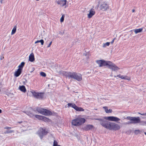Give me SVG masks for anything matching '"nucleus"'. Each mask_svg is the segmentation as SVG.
I'll use <instances>...</instances> for the list:
<instances>
[{"label":"nucleus","mask_w":146,"mask_h":146,"mask_svg":"<svg viewBox=\"0 0 146 146\" xmlns=\"http://www.w3.org/2000/svg\"><path fill=\"white\" fill-rule=\"evenodd\" d=\"M105 128L111 130L116 131L119 130L120 129V127L117 124L107 121Z\"/></svg>","instance_id":"1"},{"label":"nucleus","mask_w":146,"mask_h":146,"mask_svg":"<svg viewBox=\"0 0 146 146\" xmlns=\"http://www.w3.org/2000/svg\"><path fill=\"white\" fill-rule=\"evenodd\" d=\"M124 119L130 121L129 122L126 123V124H135L139 123L140 122V119L139 117H132L130 116H127L126 118H124Z\"/></svg>","instance_id":"2"},{"label":"nucleus","mask_w":146,"mask_h":146,"mask_svg":"<svg viewBox=\"0 0 146 146\" xmlns=\"http://www.w3.org/2000/svg\"><path fill=\"white\" fill-rule=\"evenodd\" d=\"M33 96L35 98L41 99H42L44 96V93L38 92L34 90H31L30 91Z\"/></svg>","instance_id":"3"},{"label":"nucleus","mask_w":146,"mask_h":146,"mask_svg":"<svg viewBox=\"0 0 146 146\" xmlns=\"http://www.w3.org/2000/svg\"><path fill=\"white\" fill-rule=\"evenodd\" d=\"M82 123V117L80 115L72 121V124L74 126H79Z\"/></svg>","instance_id":"4"},{"label":"nucleus","mask_w":146,"mask_h":146,"mask_svg":"<svg viewBox=\"0 0 146 146\" xmlns=\"http://www.w3.org/2000/svg\"><path fill=\"white\" fill-rule=\"evenodd\" d=\"M36 110L41 114L45 115H49L52 114V113L49 110L41 108H38Z\"/></svg>","instance_id":"5"},{"label":"nucleus","mask_w":146,"mask_h":146,"mask_svg":"<svg viewBox=\"0 0 146 146\" xmlns=\"http://www.w3.org/2000/svg\"><path fill=\"white\" fill-rule=\"evenodd\" d=\"M69 74L68 77L69 78H73L78 81L81 79V76L80 74H77L74 72L71 73L70 72Z\"/></svg>","instance_id":"6"},{"label":"nucleus","mask_w":146,"mask_h":146,"mask_svg":"<svg viewBox=\"0 0 146 146\" xmlns=\"http://www.w3.org/2000/svg\"><path fill=\"white\" fill-rule=\"evenodd\" d=\"M103 66H106L107 67L112 69L114 71H116L119 69L120 68L115 65L113 64H99V67H101Z\"/></svg>","instance_id":"7"},{"label":"nucleus","mask_w":146,"mask_h":146,"mask_svg":"<svg viewBox=\"0 0 146 146\" xmlns=\"http://www.w3.org/2000/svg\"><path fill=\"white\" fill-rule=\"evenodd\" d=\"M24 64H20L18 66V68L15 72L14 75L16 77H18L21 74Z\"/></svg>","instance_id":"8"},{"label":"nucleus","mask_w":146,"mask_h":146,"mask_svg":"<svg viewBox=\"0 0 146 146\" xmlns=\"http://www.w3.org/2000/svg\"><path fill=\"white\" fill-rule=\"evenodd\" d=\"M47 132L45 131V129L40 128L38 132V134L40 137L41 139L42 138L43 136L46 135Z\"/></svg>","instance_id":"9"},{"label":"nucleus","mask_w":146,"mask_h":146,"mask_svg":"<svg viewBox=\"0 0 146 146\" xmlns=\"http://www.w3.org/2000/svg\"><path fill=\"white\" fill-rule=\"evenodd\" d=\"M35 117L38 119L43 120L45 122H49L50 121V120L49 119L43 116L36 115H35Z\"/></svg>","instance_id":"10"},{"label":"nucleus","mask_w":146,"mask_h":146,"mask_svg":"<svg viewBox=\"0 0 146 146\" xmlns=\"http://www.w3.org/2000/svg\"><path fill=\"white\" fill-rule=\"evenodd\" d=\"M108 5L105 2H103L100 5V9L103 11H106L108 9Z\"/></svg>","instance_id":"11"},{"label":"nucleus","mask_w":146,"mask_h":146,"mask_svg":"<svg viewBox=\"0 0 146 146\" xmlns=\"http://www.w3.org/2000/svg\"><path fill=\"white\" fill-rule=\"evenodd\" d=\"M68 107H71L75 109L77 111H82V108H79L76 105L73 103H69L68 104Z\"/></svg>","instance_id":"12"},{"label":"nucleus","mask_w":146,"mask_h":146,"mask_svg":"<svg viewBox=\"0 0 146 146\" xmlns=\"http://www.w3.org/2000/svg\"><path fill=\"white\" fill-rule=\"evenodd\" d=\"M104 118L108 121H116L120 120V119L119 118L114 116H110L107 117H105Z\"/></svg>","instance_id":"13"},{"label":"nucleus","mask_w":146,"mask_h":146,"mask_svg":"<svg viewBox=\"0 0 146 146\" xmlns=\"http://www.w3.org/2000/svg\"><path fill=\"white\" fill-rule=\"evenodd\" d=\"M67 2V0H60L57 1L56 3L58 5H60V6L63 7L65 6V7L66 8L67 7L66 6Z\"/></svg>","instance_id":"14"},{"label":"nucleus","mask_w":146,"mask_h":146,"mask_svg":"<svg viewBox=\"0 0 146 146\" xmlns=\"http://www.w3.org/2000/svg\"><path fill=\"white\" fill-rule=\"evenodd\" d=\"M96 62L98 64H113L111 61L104 60H96Z\"/></svg>","instance_id":"15"},{"label":"nucleus","mask_w":146,"mask_h":146,"mask_svg":"<svg viewBox=\"0 0 146 146\" xmlns=\"http://www.w3.org/2000/svg\"><path fill=\"white\" fill-rule=\"evenodd\" d=\"M96 120H99L100 121V124L102 125L103 127H105L107 121L106 120H104L102 119H98L96 118L95 119Z\"/></svg>","instance_id":"16"},{"label":"nucleus","mask_w":146,"mask_h":146,"mask_svg":"<svg viewBox=\"0 0 146 146\" xmlns=\"http://www.w3.org/2000/svg\"><path fill=\"white\" fill-rule=\"evenodd\" d=\"M95 11L94 10V9L92 8L89 11V13L88 14V18H90L95 15Z\"/></svg>","instance_id":"17"},{"label":"nucleus","mask_w":146,"mask_h":146,"mask_svg":"<svg viewBox=\"0 0 146 146\" xmlns=\"http://www.w3.org/2000/svg\"><path fill=\"white\" fill-rule=\"evenodd\" d=\"M94 127V126L91 125H87L84 127V129L86 131L90 130Z\"/></svg>","instance_id":"18"},{"label":"nucleus","mask_w":146,"mask_h":146,"mask_svg":"<svg viewBox=\"0 0 146 146\" xmlns=\"http://www.w3.org/2000/svg\"><path fill=\"white\" fill-rule=\"evenodd\" d=\"M19 89L23 93H25L26 92V89L25 87L23 85L19 86Z\"/></svg>","instance_id":"19"},{"label":"nucleus","mask_w":146,"mask_h":146,"mask_svg":"<svg viewBox=\"0 0 146 146\" xmlns=\"http://www.w3.org/2000/svg\"><path fill=\"white\" fill-rule=\"evenodd\" d=\"M69 72H66L65 71H60L59 72V73L60 74L62 75L63 76H66L68 77L69 75Z\"/></svg>","instance_id":"20"},{"label":"nucleus","mask_w":146,"mask_h":146,"mask_svg":"<svg viewBox=\"0 0 146 146\" xmlns=\"http://www.w3.org/2000/svg\"><path fill=\"white\" fill-rule=\"evenodd\" d=\"M35 60L34 55L33 53L30 54L29 57V60L31 62H33Z\"/></svg>","instance_id":"21"},{"label":"nucleus","mask_w":146,"mask_h":146,"mask_svg":"<svg viewBox=\"0 0 146 146\" xmlns=\"http://www.w3.org/2000/svg\"><path fill=\"white\" fill-rule=\"evenodd\" d=\"M120 78L122 79L127 80H130V78L128 77L127 76H121V77H120Z\"/></svg>","instance_id":"22"},{"label":"nucleus","mask_w":146,"mask_h":146,"mask_svg":"<svg viewBox=\"0 0 146 146\" xmlns=\"http://www.w3.org/2000/svg\"><path fill=\"white\" fill-rule=\"evenodd\" d=\"M143 29L142 28H139L137 29H136L134 30V32L136 34L138 33H140L142 32Z\"/></svg>","instance_id":"23"},{"label":"nucleus","mask_w":146,"mask_h":146,"mask_svg":"<svg viewBox=\"0 0 146 146\" xmlns=\"http://www.w3.org/2000/svg\"><path fill=\"white\" fill-rule=\"evenodd\" d=\"M17 26H14L11 32V35H12L14 34L16 31Z\"/></svg>","instance_id":"24"},{"label":"nucleus","mask_w":146,"mask_h":146,"mask_svg":"<svg viewBox=\"0 0 146 146\" xmlns=\"http://www.w3.org/2000/svg\"><path fill=\"white\" fill-rule=\"evenodd\" d=\"M27 115L29 116L30 117H32L34 116L33 114L29 111L24 112Z\"/></svg>","instance_id":"25"},{"label":"nucleus","mask_w":146,"mask_h":146,"mask_svg":"<svg viewBox=\"0 0 146 146\" xmlns=\"http://www.w3.org/2000/svg\"><path fill=\"white\" fill-rule=\"evenodd\" d=\"M110 42H107L105 43H104L103 47L104 48L106 47L107 46H108L110 44Z\"/></svg>","instance_id":"26"},{"label":"nucleus","mask_w":146,"mask_h":146,"mask_svg":"<svg viewBox=\"0 0 146 146\" xmlns=\"http://www.w3.org/2000/svg\"><path fill=\"white\" fill-rule=\"evenodd\" d=\"M21 123V122H18L19 123ZM22 125L23 127H27L28 125L27 123V122H22Z\"/></svg>","instance_id":"27"},{"label":"nucleus","mask_w":146,"mask_h":146,"mask_svg":"<svg viewBox=\"0 0 146 146\" xmlns=\"http://www.w3.org/2000/svg\"><path fill=\"white\" fill-rule=\"evenodd\" d=\"M53 146H61L58 145V143L57 142L56 140H54V141Z\"/></svg>","instance_id":"28"},{"label":"nucleus","mask_w":146,"mask_h":146,"mask_svg":"<svg viewBox=\"0 0 146 146\" xmlns=\"http://www.w3.org/2000/svg\"><path fill=\"white\" fill-rule=\"evenodd\" d=\"M64 16H65L64 15H62V17L60 19V22L61 23L63 22L64 19Z\"/></svg>","instance_id":"29"},{"label":"nucleus","mask_w":146,"mask_h":146,"mask_svg":"<svg viewBox=\"0 0 146 146\" xmlns=\"http://www.w3.org/2000/svg\"><path fill=\"white\" fill-rule=\"evenodd\" d=\"M141 123V125H146V121H140V122Z\"/></svg>","instance_id":"30"},{"label":"nucleus","mask_w":146,"mask_h":146,"mask_svg":"<svg viewBox=\"0 0 146 146\" xmlns=\"http://www.w3.org/2000/svg\"><path fill=\"white\" fill-rule=\"evenodd\" d=\"M40 75L43 77H45L46 76V74L44 72H40Z\"/></svg>","instance_id":"31"},{"label":"nucleus","mask_w":146,"mask_h":146,"mask_svg":"<svg viewBox=\"0 0 146 146\" xmlns=\"http://www.w3.org/2000/svg\"><path fill=\"white\" fill-rule=\"evenodd\" d=\"M140 132V131L139 130H135L134 131V133L136 135L138 134Z\"/></svg>","instance_id":"32"},{"label":"nucleus","mask_w":146,"mask_h":146,"mask_svg":"<svg viewBox=\"0 0 146 146\" xmlns=\"http://www.w3.org/2000/svg\"><path fill=\"white\" fill-rule=\"evenodd\" d=\"M38 42H40L42 45H43L44 43V41L43 39H41L40 40H38Z\"/></svg>","instance_id":"33"},{"label":"nucleus","mask_w":146,"mask_h":146,"mask_svg":"<svg viewBox=\"0 0 146 146\" xmlns=\"http://www.w3.org/2000/svg\"><path fill=\"white\" fill-rule=\"evenodd\" d=\"M112 112V110L111 109H110L108 110L107 111H106V113H111Z\"/></svg>","instance_id":"34"},{"label":"nucleus","mask_w":146,"mask_h":146,"mask_svg":"<svg viewBox=\"0 0 146 146\" xmlns=\"http://www.w3.org/2000/svg\"><path fill=\"white\" fill-rule=\"evenodd\" d=\"M103 108L105 110V112H106V111H107L108 110V108L107 107H104Z\"/></svg>","instance_id":"35"},{"label":"nucleus","mask_w":146,"mask_h":146,"mask_svg":"<svg viewBox=\"0 0 146 146\" xmlns=\"http://www.w3.org/2000/svg\"><path fill=\"white\" fill-rule=\"evenodd\" d=\"M52 41L50 42L49 43V44H48V45L47 46V48H48V47H50V46H51V44L52 43Z\"/></svg>","instance_id":"36"},{"label":"nucleus","mask_w":146,"mask_h":146,"mask_svg":"<svg viewBox=\"0 0 146 146\" xmlns=\"http://www.w3.org/2000/svg\"><path fill=\"white\" fill-rule=\"evenodd\" d=\"M14 131L13 130H10L9 131H8L7 132V133H13V132H14Z\"/></svg>","instance_id":"37"},{"label":"nucleus","mask_w":146,"mask_h":146,"mask_svg":"<svg viewBox=\"0 0 146 146\" xmlns=\"http://www.w3.org/2000/svg\"><path fill=\"white\" fill-rule=\"evenodd\" d=\"M116 39V38H114L113 39V40L111 41L110 43L111 44H113V42H114V40Z\"/></svg>","instance_id":"38"},{"label":"nucleus","mask_w":146,"mask_h":146,"mask_svg":"<svg viewBox=\"0 0 146 146\" xmlns=\"http://www.w3.org/2000/svg\"><path fill=\"white\" fill-rule=\"evenodd\" d=\"M121 76L120 74H119V75H117V76H114V77H119V78H120V77H121Z\"/></svg>","instance_id":"39"},{"label":"nucleus","mask_w":146,"mask_h":146,"mask_svg":"<svg viewBox=\"0 0 146 146\" xmlns=\"http://www.w3.org/2000/svg\"><path fill=\"white\" fill-rule=\"evenodd\" d=\"M4 58V56H3V55H2V56H1V58H0V59L1 60H2Z\"/></svg>","instance_id":"40"},{"label":"nucleus","mask_w":146,"mask_h":146,"mask_svg":"<svg viewBox=\"0 0 146 146\" xmlns=\"http://www.w3.org/2000/svg\"><path fill=\"white\" fill-rule=\"evenodd\" d=\"M11 128V127H6L5 128V129H10Z\"/></svg>","instance_id":"41"},{"label":"nucleus","mask_w":146,"mask_h":146,"mask_svg":"<svg viewBox=\"0 0 146 146\" xmlns=\"http://www.w3.org/2000/svg\"><path fill=\"white\" fill-rule=\"evenodd\" d=\"M85 119L84 118H83V123H85Z\"/></svg>","instance_id":"42"},{"label":"nucleus","mask_w":146,"mask_h":146,"mask_svg":"<svg viewBox=\"0 0 146 146\" xmlns=\"http://www.w3.org/2000/svg\"><path fill=\"white\" fill-rule=\"evenodd\" d=\"M139 113V114H141V115L145 116V113Z\"/></svg>","instance_id":"43"},{"label":"nucleus","mask_w":146,"mask_h":146,"mask_svg":"<svg viewBox=\"0 0 146 146\" xmlns=\"http://www.w3.org/2000/svg\"><path fill=\"white\" fill-rule=\"evenodd\" d=\"M38 40H37L35 42V44H36L37 43H38Z\"/></svg>","instance_id":"44"},{"label":"nucleus","mask_w":146,"mask_h":146,"mask_svg":"<svg viewBox=\"0 0 146 146\" xmlns=\"http://www.w3.org/2000/svg\"><path fill=\"white\" fill-rule=\"evenodd\" d=\"M135 9H133V10H132V12H133H133H135Z\"/></svg>","instance_id":"45"},{"label":"nucleus","mask_w":146,"mask_h":146,"mask_svg":"<svg viewBox=\"0 0 146 146\" xmlns=\"http://www.w3.org/2000/svg\"><path fill=\"white\" fill-rule=\"evenodd\" d=\"M21 64H25V63L24 62H22L21 63Z\"/></svg>","instance_id":"46"},{"label":"nucleus","mask_w":146,"mask_h":146,"mask_svg":"<svg viewBox=\"0 0 146 146\" xmlns=\"http://www.w3.org/2000/svg\"><path fill=\"white\" fill-rule=\"evenodd\" d=\"M2 112V110H1L0 109V113H1Z\"/></svg>","instance_id":"47"},{"label":"nucleus","mask_w":146,"mask_h":146,"mask_svg":"<svg viewBox=\"0 0 146 146\" xmlns=\"http://www.w3.org/2000/svg\"><path fill=\"white\" fill-rule=\"evenodd\" d=\"M2 1H3V0H1L0 2L1 3H2Z\"/></svg>","instance_id":"48"},{"label":"nucleus","mask_w":146,"mask_h":146,"mask_svg":"<svg viewBox=\"0 0 146 146\" xmlns=\"http://www.w3.org/2000/svg\"><path fill=\"white\" fill-rule=\"evenodd\" d=\"M87 57V58H89V56H87V57Z\"/></svg>","instance_id":"49"},{"label":"nucleus","mask_w":146,"mask_h":146,"mask_svg":"<svg viewBox=\"0 0 146 146\" xmlns=\"http://www.w3.org/2000/svg\"><path fill=\"white\" fill-rule=\"evenodd\" d=\"M145 117L146 118V112L145 113Z\"/></svg>","instance_id":"50"},{"label":"nucleus","mask_w":146,"mask_h":146,"mask_svg":"<svg viewBox=\"0 0 146 146\" xmlns=\"http://www.w3.org/2000/svg\"><path fill=\"white\" fill-rule=\"evenodd\" d=\"M83 54H84V55H85L86 56L87 55L86 54H85V53H84Z\"/></svg>","instance_id":"51"},{"label":"nucleus","mask_w":146,"mask_h":146,"mask_svg":"<svg viewBox=\"0 0 146 146\" xmlns=\"http://www.w3.org/2000/svg\"><path fill=\"white\" fill-rule=\"evenodd\" d=\"M144 133L146 135V132H145Z\"/></svg>","instance_id":"52"},{"label":"nucleus","mask_w":146,"mask_h":146,"mask_svg":"<svg viewBox=\"0 0 146 146\" xmlns=\"http://www.w3.org/2000/svg\"><path fill=\"white\" fill-rule=\"evenodd\" d=\"M36 0V1H39V0Z\"/></svg>","instance_id":"53"},{"label":"nucleus","mask_w":146,"mask_h":146,"mask_svg":"<svg viewBox=\"0 0 146 146\" xmlns=\"http://www.w3.org/2000/svg\"><path fill=\"white\" fill-rule=\"evenodd\" d=\"M82 110H83V111H84V110L83 109H82Z\"/></svg>","instance_id":"54"}]
</instances>
